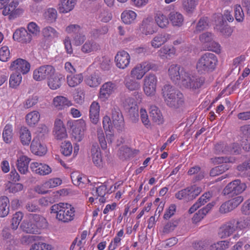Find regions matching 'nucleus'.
<instances>
[{
  "label": "nucleus",
  "instance_id": "nucleus-1",
  "mask_svg": "<svg viewBox=\"0 0 250 250\" xmlns=\"http://www.w3.org/2000/svg\"><path fill=\"white\" fill-rule=\"evenodd\" d=\"M178 83H175L181 87L194 90L200 88L204 82V79L191 75L185 69L180 66L178 73Z\"/></svg>",
  "mask_w": 250,
  "mask_h": 250
},
{
  "label": "nucleus",
  "instance_id": "nucleus-2",
  "mask_svg": "<svg viewBox=\"0 0 250 250\" xmlns=\"http://www.w3.org/2000/svg\"><path fill=\"white\" fill-rule=\"evenodd\" d=\"M50 213L56 214V218L63 223H68L74 219L75 209L70 204L59 203L52 206Z\"/></svg>",
  "mask_w": 250,
  "mask_h": 250
},
{
  "label": "nucleus",
  "instance_id": "nucleus-3",
  "mask_svg": "<svg viewBox=\"0 0 250 250\" xmlns=\"http://www.w3.org/2000/svg\"><path fill=\"white\" fill-rule=\"evenodd\" d=\"M218 60L213 53L207 52L201 56L196 64L197 71L202 74L212 72L215 68Z\"/></svg>",
  "mask_w": 250,
  "mask_h": 250
},
{
  "label": "nucleus",
  "instance_id": "nucleus-4",
  "mask_svg": "<svg viewBox=\"0 0 250 250\" xmlns=\"http://www.w3.org/2000/svg\"><path fill=\"white\" fill-rule=\"evenodd\" d=\"M246 188L245 183L237 179L229 183L223 190L222 193L229 198L233 197L243 192Z\"/></svg>",
  "mask_w": 250,
  "mask_h": 250
},
{
  "label": "nucleus",
  "instance_id": "nucleus-5",
  "mask_svg": "<svg viewBox=\"0 0 250 250\" xmlns=\"http://www.w3.org/2000/svg\"><path fill=\"white\" fill-rule=\"evenodd\" d=\"M215 36L211 32H206L199 36V40L206 49L219 53L221 51L220 45L214 41Z\"/></svg>",
  "mask_w": 250,
  "mask_h": 250
},
{
  "label": "nucleus",
  "instance_id": "nucleus-6",
  "mask_svg": "<svg viewBox=\"0 0 250 250\" xmlns=\"http://www.w3.org/2000/svg\"><path fill=\"white\" fill-rule=\"evenodd\" d=\"M202 188L195 185L188 187L175 194L176 198L188 201L194 199L202 192Z\"/></svg>",
  "mask_w": 250,
  "mask_h": 250
},
{
  "label": "nucleus",
  "instance_id": "nucleus-7",
  "mask_svg": "<svg viewBox=\"0 0 250 250\" xmlns=\"http://www.w3.org/2000/svg\"><path fill=\"white\" fill-rule=\"evenodd\" d=\"M55 72V68L51 65H44L36 69L33 72V77L37 81L48 79Z\"/></svg>",
  "mask_w": 250,
  "mask_h": 250
},
{
  "label": "nucleus",
  "instance_id": "nucleus-8",
  "mask_svg": "<svg viewBox=\"0 0 250 250\" xmlns=\"http://www.w3.org/2000/svg\"><path fill=\"white\" fill-rule=\"evenodd\" d=\"M66 31L68 33H74L73 37L74 44L79 46L84 42L86 37L82 31V28L77 24H72L66 28Z\"/></svg>",
  "mask_w": 250,
  "mask_h": 250
},
{
  "label": "nucleus",
  "instance_id": "nucleus-9",
  "mask_svg": "<svg viewBox=\"0 0 250 250\" xmlns=\"http://www.w3.org/2000/svg\"><path fill=\"white\" fill-rule=\"evenodd\" d=\"M30 68V63L25 60L19 58L13 61L10 65V69L16 73L21 74L27 73Z\"/></svg>",
  "mask_w": 250,
  "mask_h": 250
},
{
  "label": "nucleus",
  "instance_id": "nucleus-10",
  "mask_svg": "<svg viewBox=\"0 0 250 250\" xmlns=\"http://www.w3.org/2000/svg\"><path fill=\"white\" fill-rule=\"evenodd\" d=\"M157 78L154 74H149L144 79V91L148 96L153 95L155 92Z\"/></svg>",
  "mask_w": 250,
  "mask_h": 250
},
{
  "label": "nucleus",
  "instance_id": "nucleus-11",
  "mask_svg": "<svg viewBox=\"0 0 250 250\" xmlns=\"http://www.w3.org/2000/svg\"><path fill=\"white\" fill-rule=\"evenodd\" d=\"M236 222L233 220L222 225L219 229L218 235L221 238H226L231 235L237 229Z\"/></svg>",
  "mask_w": 250,
  "mask_h": 250
},
{
  "label": "nucleus",
  "instance_id": "nucleus-12",
  "mask_svg": "<svg viewBox=\"0 0 250 250\" xmlns=\"http://www.w3.org/2000/svg\"><path fill=\"white\" fill-rule=\"evenodd\" d=\"M111 118L114 126L119 130H122L124 126V120L120 109L114 107L111 111Z\"/></svg>",
  "mask_w": 250,
  "mask_h": 250
},
{
  "label": "nucleus",
  "instance_id": "nucleus-13",
  "mask_svg": "<svg viewBox=\"0 0 250 250\" xmlns=\"http://www.w3.org/2000/svg\"><path fill=\"white\" fill-rule=\"evenodd\" d=\"M115 60L118 67L125 69L129 63L130 56L127 52L121 51L117 53L115 56Z\"/></svg>",
  "mask_w": 250,
  "mask_h": 250
},
{
  "label": "nucleus",
  "instance_id": "nucleus-14",
  "mask_svg": "<svg viewBox=\"0 0 250 250\" xmlns=\"http://www.w3.org/2000/svg\"><path fill=\"white\" fill-rule=\"evenodd\" d=\"M32 35L23 28L17 29L14 33L13 36L14 40L21 43L30 42L32 40Z\"/></svg>",
  "mask_w": 250,
  "mask_h": 250
},
{
  "label": "nucleus",
  "instance_id": "nucleus-15",
  "mask_svg": "<svg viewBox=\"0 0 250 250\" xmlns=\"http://www.w3.org/2000/svg\"><path fill=\"white\" fill-rule=\"evenodd\" d=\"M31 152L38 156L44 155L47 152V148L45 145L42 143L38 138H34L31 142L30 146Z\"/></svg>",
  "mask_w": 250,
  "mask_h": 250
},
{
  "label": "nucleus",
  "instance_id": "nucleus-16",
  "mask_svg": "<svg viewBox=\"0 0 250 250\" xmlns=\"http://www.w3.org/2000/svg\"><path fill=\"white\" fill-rule=\"evenodd\" d=\"M115 86V84L111 82L104 83L100 89L99 98L102 101H105L114 92Z\"/></svg>",
  "mask_w": 250,
  "mask_h": 250
},
{
  "label": "nucleus",
  "instance_id": "nucleus-17",
  "mask_svg": "<svg viewBox=\"0 0 250 250\" xmlns=\"http://www.w3.org/2000/svg\"><path fill=\"white\" fill-rule=\"evenodd\" d=\"M179 91L175 89L174 87L169 84H166L162 88V94L164 101L167 105L174 96H176V94Z\"/></svg>",
  "mask_w": 250,
  "mask_h": 250
},
{
  "label": "nucleus",
  "instance_id": "nucleus-18",
  "mask_svg": "<svg viewBox=\"0 0 250 250\" xmlns=\"http://www.w3.org/2000/svg\"><path fill=\"white\" fill-rule=\"evenodd\" d=\"M64 80V76L59 73H54L52 76L48 79V85L53 90H56L60 87L62 83Z\"/></svg>",
  "mask_w": 250,
  "mask_h": 250
},
{
  "label": "nucleus",
  "instance_id": "nucleus-19",
  "mask_svg": "<svg viewBox=\"0 0 250 250\" xmlns=\"http://www.w3.org/2000/svg\"><path fill=\"white\" fill-rule=\"evenodd\" d=\"M91 156L93 163L97 167L102 166V158L101 153L97 143L93 144L91 149Z\"/></svg>",
  "mask_w": 250,
  "mask_h": 250
},
{
  "label": "nucleus",
  "instance_id": "nucleus-20",
  "mask_svg": "<svg viewBox=\"0 0 250 250\" xmlns=\"http://www.w3.org/2000/svg\"><path fill=\"white\" fill-rule=\"evenodd\" d=\"M102 79L101 74L97 70L91 75L86 77L85 82L90 87H97L102 83Z\"/></svg>",
  "mask_w": 250,
  "mask_h": 250
},
{
  "label": "nucleus",
  "instance_id": "nucleus-21",
  "mask_svg": "<svg viewBox=\"0 0 250 250\" xmlns=\"http://www.w3.org/2000/svg\"><path fill=\"white\" fill-rule=\"evenodd\" d=\"M109 31V27L107 25H104L99 27L91 29L89 32L92 38L97 40L103 38L107 34Z\"/></svg>",
  "mask_w": 250,
  "mask_h": 250
},
{
  "label": "nucleus",
  "instance_id": "nucleus-22",
  "mask_svg": "<svg viewBox=\"0 0 250 250\" xmlns=\"http://www.w3.org/2000/svg\"><path fill=\"white\" fill-rule=\"evenodd\" d=\"M213 206L214 204L213 203H208L206 207L199 210L197 213L194 214L192 218L193 223L196 224L202 220L208 213Z\"/></svg>",
  "mask_w": 250,
  "mask_h": 250
},
{
  "label": "nucleus",
  "instance_id": "nucleus-23",
  "mask_svg": "<svg viewBox=\"0 0 250 250\" xmlns=\"http://www.w3.org/2000/svg\"><path fill=\"white\" fill-rule=\"evenodd\" d=\"M30 159L26 156L22 155L17 160V168L21 174H25L28 171V165Z\"/></svg>",
  "mask_w": 250,
  "mask_h": 250
},
{
  "label": "nucleus",
  "instance_id": "nucleus-24",
  "mask_svg": "<svg viewBox=\"0 0 250 250\" xmlns=\"http://www.w3.org/2000/svg\"><path fill=\"white\" fill-rule=\"evenodd\" d=\"M31 217L32 221L34 223L39 233L40 229H44L47 227V222L43 216L37 214H31Z\"/></svg>",
  "mask_w": 250,
  "mask_h": 250
},
{
  "label": "nucleus",
  "instance_id": "nucleus-25",
  "mask_svg": "<svg viewBox=\"0 0 250 250\" xmlns=\"http://www.w3.org/2000/svg\"><path fill=\"white\" fill-rule=\"evenodd\" d=\"M78 124L80 125V126L75 127L73 129L72 135L77 142H80L84 135L85 123L83 120H80Z\"/></svg>",
  "mask_w": 250,
  "mask_h": 250
},
{
  "label": "nucleus",
  "instance_id": "nucleus-26",
  "mask_svg": "<svg viewBox=\"0 0 250 250\" xmlns=\"http://www.w3.org/2000/svg\"><path fill=\"white\" fill-rule=\"evenodd\" d=\"M170 35L164 33L158 34L151 41V45L154 48H159L170 39Z\"/></svg>",
  "mask_w": 250,
  "mask_h": 250
},
{
  "label": "nucleus",
  "instance_id": "nucleus-27",
  "mask_svg": "<svg viewBox=\"0 0 250 250\" xmlns=\"http://www.w3.org/2000/svg\"><path fill=\"white\" fill-rule=\"evenodd\" d=\"M99 112L100 105L99 104L96 102H93L90 106L89 118L94 124H96L99 121Z\"/></svg>",
  "mask_w": 250,
  "mask_h": 250
},
{
  "label": "nucleus",
  "instance_id": "nucleus-28",
  "mask_svg": "<svg viewBox=\"0 0 250 250\" xmlns=\"http://www.w3.org/2000/svg\"><path fill=\"white\" fill-rule=\"evenodd\" d=\"M77 0H62L59 4L60 13H66L72 10L76 4Z\"/></svg>",
  "mask_w": 250,
  "mask_h": 250
},
{
  "label": "nucleus",
  "instance_id": "nucleus-29",
  "mask_svg": "<svg viewBox=\"0 0 250 250\" xmlns=\"http://www.w3.org/2000/svg\"><path fill=\"white\" fill-rule=\"evenodd\" d=\"M101 48L99 43L93 41L88 40L81 47V51L84 53L97 51Z\"/></svg>",
  "mask_w": 250,
  "mask_h": 250
},
{
  "label": "nucleus",
  "instance_id": "nucleus-30",
  "mask_svg": "<svg viewBox=\"0 0 250 250\" xmlns=\"http://www.w3.org/2000/svg\"><path fill=\"white\" fill-rule=\"evenodd\" d=\"M54 106L59 110H62L65 107L72 105L71 102L63 96H57L53 100Z\"/></svg>",
  "mask_w": 250,
  "mask_h": 250
},
{
  "label": "nucleus",
  "instance_id": "nucleus-31",
  "mask_svg": "<svg viewBox=\"0 0 250 250\" xmlns=\"http://www.w3.org/2000/svg\"><path fill=\"white\" fill-rule=\"evenodd\" d=\"M143 32L146 35H152L156 32V28L151 18H146L142 21Z\"/></svg>",
  "mask_w": 250,
  "mask_h": 250
},
{
  "label": "nucleus",
  "instance_id": "nucleus-32",
  "mask_svg": "<svg viewBox=\"0 0 250 250\" xmlns=\"http://www.w3.org/2000/svg\"><path fill=\"white\" fill-rule=\"evenodd\" d=\"M150 116L152 121L158 125L163 123L164 119L160 110L157 107L154 105L150 106Z\"/></svg>",
  "mask_w": 250,
  "mask_h": 250
},
{
  "label": "nucleus",
  "instance_id": "nucleus-33",
  "mask_svg": "<svg viewBox=\"0 0 250 250\" xmlns=\"http://www.w3.org/2000/svg\"><path fill=\"white\" fill-rule=\"evenodd\" d=\"M198 0H182V6L184 10L188 15L194 12Z\"/></svg>",
  "mask_w": 250,
  "mask_h": 250
},
{
  "label": "nucleus",
  "instance_id": "nucleus-34",
  "mask_svg": "<svg viewBox=\"0 0 250 250\" xmlns=\"http://www.w3.org/2000/svg\"><path fill=\"white\" fill-rule=\"evenodd\" d=\"M169 19L172 24L174 26H181L184 21L183 15L181 13L175 11H172L169 13Z\"/></svg>",
  "mask_w": 250,
  "mask_h": 250
},
{
  "label": "nucleus",
  "instance_id": "nucleus-35",
  "mask_svg": "<svg viewBox=\"0 0 250 250\" xmlns=\"http://www.w3.org/2000/svg\"><path fill=\"white\" fill-rule=\"evenodd\" d=\"M170 101L167 106L173 108H178L184 104V96L181 92L179 91L176 94V96H174Z\"/></svg>",
  "mask_w": 250,
  "mask_h": 250
},
{
  "label": "nucleus",
  "instance_id": "nucleus-36",
  "mask_svg": "<svg viewBox=\"0 0 250 250\" xmlns=\"http://www.w3.org/2000/svg\"><path fill=\"white\" fill-rule=\"evenodd\" d=\"M9 201L6 196L0 197V217H4L6 216L9 211Z\"/></svg>",
  "mask_w": 250,
  "mask_h": 250
},
{
  "label": "nucleus",
  "instance_id": "nucleus-37",
  "mask_svg": "<svg viewBox=\"0 0 250 250\" xmlns=\"http://www.w3.org/2000/svg\"><path fill=\"white\" fill-rule=\"evenodd\" d=\"M154 19L157 25L161 28H167L169 24L168 19L161 12L156 13Z\"/></svg>",
  "mask_w": 250,
  "mask_h": 250
},
{
  "label": "nucleus",
  "instance_id": "nucleus-38",
  "mask_svg": "<svg viewBox=\"0 0 250 250\" xmlns=\"http://www.w3.org/2000/svg\"><path fill=\"white\" fill-rule=\"evenodd\" d=\"M20 228L23 231L27 233H39L37 229H36L34 223H33L32 221L30 222L27 220L23 221L20 226Z\"/></svg>",
  "mask_w": 250,
  "mask_h": 250
},
{
  "label": "nucleus",
  "instance_id": "nucleus-39",
  "mask_svg": "<svg viewBox=\"0 0 250 250\" xmlns=\"http://www.w3.org/2000/svg\"><path fill=\"white\" fill-rule=\"evenodd\" d=\"M188 173L189 175H195L193 179L195 182L200 181L205 177V172L201 170L200 167L197 166H194L189 168Z\"/></svg>",
  "mask_w": 250,
  "mask_h": 250
},
{
  "label": "nucleus",
  "instance_id": "nucleus-40",
  "mask_svg": "<svg viewBox=\"0 0 250 250\" xmlns=\"http://www.w3.org/2000/svg\"><path fill=\"white\" fill-rule=\"evenodd\" d=\"M180 65L178 64L171 65L168 69V74L170 79L174 83H178V73L180 70Z\"/></svg>",
  "mask_w": 250,
  "mask_h": 250
},
{
  "label": "nucleus",
  "instance_id": "nucleus-41",
  "mask_svg": "<svg viewBox=\"0 0 250 250\" xmlns=\"http://www.w3.org/2000/svg\"><path fill=\"white\" fill-rule=\"evenodd\" d=\"M136 18V13L132 10L124 11L121 15L122 21L126 24L132 23Z\"/></svg>",
  "mask_w": 250,
  "mask_h": 250
},
{
  "label": "nucleus",
  "instance_id": "nucleus-42",
  "mask_svg": "<svg viewBox=\"0 0 250 250\" xmlns=\"http://www.w3.org/2000/svg\"><path fill=\"white\" fill-rule=\"evenodd\" d=\"M40 115L38 111H33L26 116V121L27 124L30 126H34L39 121Z\"/></svg>",
  "mask_w": 250,
  "mask_h": 250
},
{
  "label": "nucleus",
  "instance_id": "nucleus-43",
  "mask_svg": "<svg viewBox=\"0 0 250 250\" xmlns=\"http://www.w3.org/2000/svg\"><path fill=\"white\" fill-rule=\"evenodd\" d=\"M20 139L23 145H28L31 142V136L29 130L26 127H22L20 130Z\"/></svg>",
  "mask_w": 250,
  "mask_h": 250
},
{
  "label": "nucleus",
  "instance_id": "nucleus-44",
  "mask_svg": "<svg viewBox=\"0 0 250 250\" xmlns=\"http://www.w3.org/2000/svg\"><path fill=\"white\" fill-rule=\"evenodd\" d=\"M13 129L11 125H6L3 130L2 138L6 143H10L13 139Z\"/></svg>",
  "mask_w": 250,
  "mask_h": 250
},
{
  "label": "nucleus",
  "instance_id": "nucleus-45",
  "mask_svg": "<svg viewBox=\"0 0 250 250\" xmlns=\"http://www.w3.org/2000/svg\"><path fill=\"white\" fill-rule=\"evenodd\" d=\"M83 76L82 74L80 73L75 75L73 76H69L67 77L68 84L71 87H75L82 82Z\"/></svg>",
  "mask_w": 250,
  "mask_h": 250
},
{
  "label": "nucleus",
  "instance_id": "nucleus-46",
  "mask_svg": "<svg viewBox=\"0 0 250 250\" xmlns=\"http://www.w3.org/2000/svg\"><path fill=\"white\" fill-rule=\"evenodd\" d=\"M229 166L228 164H223L220 166L215 167L212 168L209 172L210 176L215 177L219 174H221L228 170Z\"/></svg>",
  "mask_w": 250,
  "mask_h": 250
},
{
  "label": "nucleus",
  "instance_id": "nucleus-47",
  "mask_svg": "<svg viewBox=\"0 0 250 250\" xmlns=\"http://www.w3.org/2000/svg\"><path fill=\"white\" fill-rule=\"evenodd\" d=\"M125 84L129 90H138L140 88V84L135 80L126 78L125 80Z\"/></svg>",
  "mask_w": 250,
  "mask_h": 250
},
{
  "label": "nucleus",
  "instance_id": "nucleus-48",
  "mask_svg": "<svg viewBox=\"0 0 250 250\" xmlns=\"http://www.w3.org/2000/svg\"><path fill=\"white\" fill-rule=\"evenodd\" d=\"M145 74L142 65H141L140 63L136 65L131 71L132 77L136 78L138 80L141 79Z\"/></svg>",
  "mask_w": 250,
  "mask_h": 250
},
{
  "label": "nucleus",
  "instance_id": "nucleus-49",
  "mask_svg": "<svg viewBox=\"0 0 250 250\" xmlns=\"http://www.w3.org/2000/svg\"><path fill=\"white\" fill-rule=\"evenodd\" d=\"M21 75L20 73L16 72L11 74L9 79L10 86L13 88H15L18 86L21 83Z\"/></svg>",
  "mask_w": 250,
  "mask_h": 250
},
{
  "label": "nucleus",
  "instance_id": "nucleus-50",
  "mask_svg": "<svg viewBox=\"0 0 250 250\" xmlns=\"http://www.w3.org/2000/svg\"><path fill=\"white\" fill-rule=\"evenodd\" d=\"M62 153L65 156H70L72 152V146L70 142L67 141L62 143L61 146Z\"/></svg>",
  "mask_w": 250,
  "mask_h": 250
},
{
  "label": "nucleus",
  "instance_id": "nucleus-51",
  "mask_svg": "<svg viewBox=\"0 0 250 250\" xmlns=\"http://www.w3.org/2000/svg\"><path fill=\"white\" fill-rule=\"evenodd\" d=\"M30 250H54V248L51 245L43 242H38L33 244Z\"/></svg>",
  "mask_w": 250,
  "mask_h": 250
},
{
  "label": "nucleus",
  "instance_id": "nucleus-52",
  "mask_svg": "<svg viewBox=\"0 0 250 250\" xmlns=\"http://www.w3.org/2000/svg\"><path fill=\"white\" fill-rule=\"evenodd\" d=\"M22 218L23 214L21 212H17L13 215L11 224V227L13 230L17 229Z\"/></svg>",
  "mask_w": 250,
  "mask_h": 250
},
{
  "label": "nucleus",
  "instance_id": "nucleus-53",
  "mask_svg": "<svg viewBox=\"0 0 250 250\" xmlns=\"http://www.w3.org/2000/svg\"><path fill=\"white\" fill-rule=\"evenodd\" d=\"M208 27V20L207 17L201 18L198 21L195 32L198 33L207 29Z\"/></svg>",
  "mask_w": 250,
  "mask_h": 250
},
{
  "label": "nucleus",
  "instance_id": "nucleus-54",
  "mask_svg": "<svg viewBox=\"0 0 250 250\" xmlns=\"http://www.w3.org/2000/svg\"><path fill=\"white\" fill-rule=\"evenodd\" d=\"M230 246V243L227 240L221 241L211 246V250H226Z\"/></svg>",
  "mask_w": 250,
  "mask_h": 250
},
{
  "label": "nucleus",
  "instance_id": "nucleus-55",
  "mask_svg": "<svg viewBox=\"0 0 250 250\" xmlns=\"http://www.w3.org/2000/svg\"><path fill=\"white\" fill-rule=\"evenodd\" d=\"M19 2L18 1H12L8 5L5 6L4 5L3 10L2 11V14L4 16H9V19H10V15L13 13L14 10L18 6Z\"/></svg>",
  "mask_w": 250,
  "mask_h": 250
},
{
  "label": "nucleus",
  "instance_id": "nucleus-56",
  "mask_svg": "<svg viewBox=\"0 0 250 250\" xmlns=\"http://www.w3.org/2000/svg\"><path fill=\"white\" fill-rule=\"evenodd\" d=\"M179 223L178 220H172L166 223L163 228V232L164 233H168L173 231Z\"/></svg>",
  "mask_w": 250,
  "mask_h": 250
},
{
  "label": "nucleus",
  "instance_id": "nucleus-57",
  "mask_svg": "<svg viewBox=\"0 0 250 250\" xmlns=\"http://www.w3.org/2000/svg\"><path fill=\"white\" fill-rule=\"evenodd\" d=\"M124 107L127 110H133L136 109L134 107L136 105V102L134 98L131 97H127L125 98L123 102Z\"/></svg>",
  "mask_w": 250,
  "mask_h": 250
},
{
  "label": "nucleus",
  "instance_id": "nucleus-58",
  "mask_svg": "<svg viewBox=\"0 0 250 250\" xmlns=\"http://www.w3.org/2000/svg\"><path fill=\"white\" fill-rule=\"evenodd\" d=\"M208 245L206 240L196 241L192 243V247L195 250H205Z\"/></svg>",
  "mask_w": 250,
  "mask_h": 250
},
{
  "label": "nucleus",
  "instance_id": "nucleus-59",
  "mask_svg": "<svg viewBox=\"0 0 250 250\" xmlns=\"http://www.w3.org/2000/svg\"><path fill=\"white\" fill-rule=\"evenodd\" d=\"M42 34L45 38H54L57 36V32L53 28L47 26L42 30Z\"/></svg>",
  "mask_w": 250,
  "mask_h": 250
},
{
  "label": "nucleus",
  "instance_id": "nucleus-60",
  "mask_svg": "<svg viewBox=\"0 0 250 250\" xmlns=\"http://www.w3.org/2000/svg\"><path fill=\"white\" fill-rule=\"evenodd\" d=\"M39 98L36 95H33L29 97L23 103V107L26 109L32 107L38 102Z\"/></svg>",
  "mask_w": 250,
  "mask_h": 250
},
{
  "label": "nucleus",
  "instance_id": "nucleus-61",
  "mask_svg": "<svg viewBox=\"0 0 250 250\" xmlns=\"http://www.w3.org/2000/svg\"><path fill=\"white\" fill-rule=\"evenodd\" d=\"M62 184V180L59 178L51 179L46 182L43 186L47 188H53L56 187Z\"/></svg>",
  "mask_w": 250,
  "mask_h": 250
},
{
  "label": "nucleus",
  "instance_id": "nucleus-62",
  "mask_svg": "<svg viewBox=\"0 0 250 250\" xmlns=\"http://www.w3.org/2000/svg\"><path fill=\"white\" fill-rule=\"evenodd\" d=\"M235 18L239 22H241L244 20V14L241 6L240 5H236L234 7Z\"/></svg>",
  "mask_w": 250,
  "mask_h": 250
},
{
  "label": "nucleus",
  "instance_id": "nucleus-63",
  "mask_svg": "<svg viewBox=\"0 0 250 250\" xmlns=\"http://www.w3.org/2000/svg\"><path fill=\"white\" fill-rule=\"evenodd\" d=\"M237 228L244 229L250 226V217H245L241 218L240 221H236Z\"/></svg>",
  "mask_w": 250,
  "mask_h": 250
},
{
  "label": "nucleus",
  "instance_id": "nucleus-64",
  "mask_svg": "<svg viewBox=\"0 0 250 250\" xmlns=\"http://www.w3.org/2000/svg\"><path fill=\"white\" fill-rule=\"evenodd\" d=\"M40 237L36 235H25L21 237V242L23 244L28 245L40 240Z\"/></svg>",
  "mask_w": 250,
  "mask_h": 250
}]
</instances>
